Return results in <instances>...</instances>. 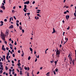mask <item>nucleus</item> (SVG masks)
Segmentation results:
<instances>
[{
	"label": "nucleus",
	"mask_w": 76,
	"mask_h": 76,
	"mask_svg": "<svg viewBox=\"0 0 76 76\" xmlns=\"http://www.w3.org/2000/svg\"><path fill=\"white\" fill-rule=\"evenodd\" d=\"M23 55H24V53L23 52V54H22V55H21V56L22 57L23 56Z\"/></svg>",
	"instance_id": "obj_35"
},
{
	"label": "nucleus",
	"mask_w": 76,
	"mask_h": 76,
	"mask_svg": "<svg viewBox=\"0 0 76 76\" xmlns=\"http://www.w3.org/2000/svg\"><path fill=\"white\" fill-rule=\"evenodd\" d=\"M75 59L76 60V50H75Z\"/></svg>",
	"instance_id": "obj_31"
},
{
	"label": "nucleus",
	"mask_w": 76,
	"mask_h": 76,
	"mask_svg": "<svg viewBox=\"0 0 76 76\" xmlns=\"http://www.w3.org/2000/svg\"><path fill=\"white\" fill-rule=\"evenodd\" d=\"M65 40H66L67 41V40H68V39L67 38H66V37H65Z\"/></svg>",
	"instance_id": "obj_24"
},
{
	"label": "nucleus",
	"mask_w": 76,
	"mask_h": 76,
	"mask_svg": "<svg viewBox=\"0 0 76 76\" xmlns=\"http://www.w3.org/2000/svg\"><path fill=\"white\" fill-rule=\"evenodd\" d=\"M30 50L31 51V52H32V51H33L32 48H30Z\"/></svg>",
	"instance_id": "obj_14"
},
{
	"label": "nucleus",
	"mask_w": 76,
	"mask_h": 76,
	"mask_svg": "<svg viewBox=\"0 0 76 76\" xmlns=\"http://www.w3.org/2000/svg\"><path fill=\"white\" fill-rule=\"evenodd\" d=\"M30 59H31V57L30 56H29L28 58V60H30Z\"/></svg>",
	"instance_id": "obj_21"
},
{
	"label": "nucleus",
	"mask_w": 76,
	"mask_h": 76,
	"mask_svg": "<svg viewBox=\"0 0 76 76\" xmlns=\"http://www.w3.org/2000/svg\"><path fill=\"white\" fill-rule=\"evenodd\" d=\"M11 20H12V17H11L10 18V21H11Z\"/></svg>",
	"instance_id": "obj_29"
},
{
	"label": "nucleus",
	"mask_w": 76,
	"mask_h": 76,
	"mask_svg": "<svg viewBox=\"0 0 76 76\" xmlns=\"http://www.w3.org/2000/svg\"><path fill=\"white\" fill-rule=\"evenodd\" d=\"M38 19H39V17H37V20H38Z\"/></svg>",
	"instance_id": "obj_60"
},
{
	"label": "nucleus",
	"mask_w": 76,
	"mask_h": 76,
	"mask_svg": "<svg viewBox=\"0 0 76 76\" xmlns=\"http://www.w3.org/2000/svg\"><path fill=\"white\" fill-rule=\"evenodd\" d=\"M57 61H55V65H56L57 64Z\"/></svg>",
	"instance_id": "obj_34"
},
{
	"label": "nucleus",
	"mask_w": 76,
	"mask_h": 76,
	"mask_svg": "<svg viewBox=\"0 0 76 76\" xmlns=\"http://www.w3.org/2000/svg\"><path fill=\"white\" fill-rule=\"evenodd\" d=\"M12 13H14V12H15V10H12Z\"/></svg>",
	"instance_id": "obj_54"
},
{
	"label": "nucleus",
	"mask_w": 76,
	"mask_h": 76,
	"mask_svg": "<svg viewBox=\"0 0 76 76\" xmlns=\"http://www.w3.org/2000/svg\"><path fill=\"white\" fill-rule=\"evenodd\" d=\"M5 69H6V70H8V68H7V66H5Z\"/></svg>",
	"instance_id": "obj_16"
},
{
	"label": "nucleus",
	"mask_w": 76,
	"mask_h": 76,
	"mask_svg": "<svg viewBox=\"0 0 76 76\" xmlns=\"http://www.w3.org/2000/svg\"><path fill=\"white\" fill-rule=\"evenodd\" d=\"M3 73V71L2 70H1L0 71V73L1 74Z\"/></svg>",
	"instance_id": "obj_22"
},
{
	"label": "nucleus",
	"mask_w": 76,
	"mask_h": 76,
	"mask_svg": "<svg viewBox=\"0 0 76 76\" xmlns=\"http://www.w3.org/2000/svg\"><path fill=\"white\" fill-rule=\"evenodd\" d=\"M3 57L4 58V61H5V56L4 55L3 56Z\"/></svg>",
	"instance_id": "obj_11"
},
{
	"label": "nucleus",
	"mask_w": 76,
	"mask_h": 76,
	"mask_svg": "<svg viewBox=\"0 0 76 76\" xmlns=\"http://www.w3.org/2000/svg\"><path fill=\"white\" fill-rule=\"evenodd\" d=\"M66 60V57H64V62H65V61Z\"/></svg>",
	"instance_id": "obj_58"
},
{
	"label": "nucleus",
	"mask_w": 76,
	"mask_h": 76,
	"mask_svg": "<svg viewBox=\"0 0 76 76\" xmlns=\"http://www.w3.org/2000/svg\"><path fill=\"white\" fill-rule=\"evenodd\" d=\"M27 15H30V13L29 12L27 13Z\"/></svg>",
	"instance_id": "obj_50"
},
{
	"label": "nucleus",
	"mask_w": 76,
	"mask_h": 76,
	"mask_svg": "<svg viewBox=\"0 0 76 76\" xmlns=\"http://www.w3.org/2000/svg\"><path fill=\"white\" fill-rule=\"evenodd\" d=\"M4 45H2V50H3V51H6V48H4Z\"/></svg>",
	"instance_id": "obj_3"
},
{
	"label": "nucleus",
	"mask_w": 76,
	"mask_h": 76,
	"mask_svg": "<svg viewBox=\"0 0 76 76\" xmlns=\"http://www.w3.org/2000/svg\"><path fill=\"white\" fill-rule=\"evenodd\" d=\"M24 69H25V70H27V69H28V68H27V67H25L24 68Z\"/></svg>",
	"instance_id": "obj_51"
},
{
	"label": "nucleus",
	"mask_w": 76,
	"mask_h": 76,
	"mask_svg": "<svg viewBox=\"0 0 76 76\" xmlns=\"http://www.w3.org/2000/svg\"><path fill=\"white\" fill-rule=\"evenodd\" d=\"M35 1H33V2L32 4H35Z\"/></svg>",
	"instance_id": "obj_53"
},
{
	"label": "nucleus",
	"mask_w": 76,
	"mask_h": 76,
	"mask_svg": "<svg viewBox=\"0 0 76 76\" xmlns=\"http://www.w3.org/2000/svg\"><path fill=\"white\" fill-rule=\"evenodd\" d=\"M1 36L2 37V38H5L4 37V34H1Z\"/></svg>",
	"instance_id": "obj_9"
},
{
	"label": "nucleus",
	"mask_w": 76,
	"mask_h": 76,
	"mask_svg": "<svg viewBox=\"0 0 76 76\" xmlns=\"http://www.w3.org/2000/svg\"><path fill=\"white\" fill-rule=\"evenodd\" d=\"M14 45H17V43H16V42L15 41V43H14Z\"/></svg>",
	"instance_id": "obj_40"
},
{
	"label": "nucleus",
	"mask_w": 76,
	"mask_h": 76,
	"mask_svg": "<svg viewBox=\"0 0 76 76\" xmlns=\"http://www.w3.org/2000/svg\"><path fill=\"white\" fill-rule=\"evenodd\" d=\"M7 56H9V52H8L7 53Z\"/></svg>",
	"instance_id": "obj_44"
},
{
	"label": "nucleus",
	"mask_w": 76,
	"mask_h": 76,
	"mask_svg": "<svg viewBox=\"0 0 76 76\" xmlns=\"http://www.w3.org/2000/svg\"><path fill=\"white\" fill-rule=\"evenodd\" d=\"M7 20L6 19H5L4 20V21L5 22H7Z\"/></svg>",
	"instance_id": "obj_36"
},
{
	"label": "nucleus",
	"mask_w": 76,
	"mask_h": 76,
	"mask_svg": "<svg viewBox=\"0 0 76 76\" xmlns=\"http://www.w3.org/2000/svg\"><path fill=\"white\" fill-rule=\"evenodd\" d=\"M12 56H13V57H15V54H12Z\"/></svg>",
	"instance_id": "obj_28"
},
{
	"label": "nucleus",
	"mask_w": 76,
	"mask_h": 76,
	"mask_svg": "<svg viewBox=\"0 0 76 76\" xmlns=\"http://www.w3.org/2000/svg\"><path fill=\"white\" fill-rule=\"evenodd\" d=\"M3 25V24H1L0 25V26H1Z\"/></svg>",
	"instance_id": "obj_45"
},
{
	"label": "nucleus",
	"mask_w": 76,
	"mask_h": 76,
	"mask_svg": "<svg viewBox=\"0 0 76 76\" xmlns=\"http://www.w3.org/2000/svg\"><path fill=\"white\" fill-rule=\"evenodd\" d=\"M13 18L14 19H15V20H16V18L15 17V16H13Z\"/></svg>",
	"instance_id": "obj_20"
},
{
	"label": "nucleus",
	"mask_w": 76,
	"mask_h": 76,
	"mask_svg": "<svg viewBox=\"0 0 76 76\" xmlns=\"http://www.w3.org/2000/svg\"><path fill=\"white\" fill-rule=\"evenodd\" d=\"M69 58V60L70 61H71V60L72 61V57H71V56H70V58Z\"/></svg>",
	"instance_id": "obj_18"
},
{
	"label": "nucleus",
	"mask_w": 76,
	"mask_h": 76,
	"mask_svg": "<svg viewBox=\"0 0 76 76\" xmlns=\"http://www.w3.org/2000/svg\"><path fill=\"white\" fill-rule=\"evenodd\" d=\"M27 76H29V72H27Z\"/></svg>",
	"instance_id": "obj_27"
},
{
	"label": "nucleus",
	"mask_w": 76,
	"mask_h": 76,
	"mask_svg": "<svg viewBox=\"0 0 76 76\" xmlns=\"http://www.w3.org/2000/svg\"><path fill=\"white\" fill-rule=\"evenodd\" d=\"M22 33H24V32H25V31H24V30L23 29L22 30Z\"/></svg>",
	"instance_id": "obj_37"
},
{
	"label": "nucleus",
	"mask_w": 76,
	"mask_h": 76,
	"mask_svg": "<svg viewBox=\"0 0 76 76\" xmlns=\"http://www.w3.org/2000/svg\"><path fill=\"white\" fill-rule=\"evenodd\" d=\"M4 42L5 44H7V41H5Z\"/></svg>",
	"instance_id": "obj_39"
},
{
	"label": "nucleus",
	"mask_w": 76,
	"mask_h": 76,
	"mask_svg": "<svg viewBox=\"0 0 76 76\" xmlns=\"http://www.w3.org/2000/svg\"><path fill=\"white\" fill-rule=\"evenodd\" d=\"M3 2L4 4H6V1L5 0H4Z\"/></svg>",
	"instance_id": "obj_30"
},
{
	"label": "nucleus",
	"mask_w": 76,
	"mask_h": 76,
	"mask_svg": "<svg viewBox=\"0 0 76 76\" xmlns=\"http://www.w3.org/2000/svg\"><path fill=\"white\" fill-rule=\"evenodd\" d=\"M53 73L54 75H56V72H55V71H53Z\"/></svg>",
	"instance_id": "obj_41"
},
{
	"label": "nucleus",
	"mask_w": 76,
	"mask_h": 76,
	"mask_svg": "<svg viewBox=\"0 0 76 76\" xmlns=\"http://www.w3.org/2000/svg\"><path fill=\"white\" fill-rule=\"evenodd\" d=\"M9 31V30H8V29H7V30H6V33H5V34H7V36L9 35V32H8Z\"/></svg>",
	"instance_id": "obj_2"
},
{
	"label": "nucleus",
	"mask_w": 76,
	"mask_h": 76,
	"mask_svg": "<svg viewBox=\"0 0 76 76\" xmlns=\"http://www.w3.org/2000/svg\"><path fill=\"white\" fill-rule=\"evenodd\" d=\"M12 63H14V61L13 60L12 61Z\"/></svg>",
	"instance_id": "obj_63"
},
{
	"label": "nucleus",
	"mask_w": 76,
	"mask_h": 76,
	"mask_svg": "<svg viewBox=\"0 0 76 76\" xmlns=\"http://www.w3.org/2000/svg\"><path fill=\"white\" fill-rule=\"evenodd\" d=\"M1 59L2 60V61H3V58H2V57L1 58Z\"/></svg>",
	"instance_id": "obj_52"
},
{
	"label": "nucleus",
	"mask_w": 76,
	"mask_h": 76,
	"mask_svg": "<svg viewBox=\"0 0 76 76\" xmlns=\"http://www.w3.org/2000/svg\"><path fill=\"white\" fill-rule=\"evenodd\" d=\"M68 57H69V58H70V54H69V55Z\"/></svg>",
	"instance_id": "obj_49"
},
{
	"label": "nucleus",
	"mask_w": 76,
	"mask_h": 76,
	"mask_svg": "<svg viewBox=\"0 0 76 76\" xmlns=\"http://www.w3.org/2000/svg\"><path fill=\"white\" fill-rule=\"evenodd\" d=\"M19 28L20 30H22V27L21 26H19Z\"/></svg>",
	"instance_id": "obj_13"
},
{
	"label": "nucleus",
	"mask_w": 76,
	"mask_h": 76,
	"mask_svg": "<svg viewBox=\"0 0 76 76\" xmlns=\"http://www.w3.org/2000/svg\"><path fill=\"white\" fill-rule=\"evenodd\" d=\"M37 61V58H36V59L35 60V62H36Z\"/></svg>",
	"instance_id": "obj_48"
},
{
	"label": "nucleus",
	"mask_w": 76,
	"mask_h": 76,
	"mask_svg": "<svg viewBox=\"0 0 76 76\" xmlns=\"http://www.w3.org/2000/svg\"><path fill=\"white\" fill-rule=\"evenodd\" d=\"M6 49L7 50H9V48L8 47L6 48Z\"/></svg>",
	"instance_id": "obj_55"
},
{
	"label": "nucleus",
	"mask_w": 76,
	"mask_h": 76,
	"mask_svg": "<svg viewBox=\"0 0 76 76\" xmlns=\"http://www.w3.org/2000/svg\"><path fill=\"white\" fill-rule=\"evenodd\" d=\"M17 23H19V20H17L16 21Z\"/></svg>",
	"instance_id": "obj_43"
},
{
	"label": "nucleus",
	"mask_w": 76,
	"mask_h": 76,
	"mask_svg": "<svg viewBox=\"0 0 76 76\" xmlns=\"http://www.w3.org/2000/svg\"><path fill=\"white\" fill-rule=\"evenodd\" d=\"M39 71L37 72V75H38V74H39Z\"/></svg>",
	"instance_id": "obj_61"
},
{
	"label": "nucleus",
	"mask_w": 76,
	"mask_h": 76,
	"mask_svg": "<svg viewBox=\"0 0 76 76\" xmlns=\"http://www.w3.org/2000/svg\"><path fill=\"white\" fill-rule=\"evenodd\" d=\"M24 9H26V7H27V6H26V5H24Z\"/></svg>",
	"instance_id": "obj_8"
},
{
	"label": "nucleus",
	"mask_w": 76,
	"mask_h": 76,
	"mask_svg": "<svg viewBox=\"0 0 76 76\" xmlns=\"http://www.w3.org/2000/svg\"><path fill=\"white\" fill-rule=\"evenodd\" d=\"M12 75H14L15 74V72L14 71L12 73Z\"/></svg>",
	"instance_id": "obj_57"
},
{
	"label": "nucleus",
	"mask_w": 76,
	"mask_h": 76,
	"mask_svg": "<svg viewBox=\"0 0 76 76\" xmlns=\"http://www.w3.org/2000/svg\"><path fill=\"white\" fill-rule=\"evenodd\" d=\"M9 71L10 72H12V69H9Z\"/></svg>",
	"instance_id": "obj_62"
},
{
	"label": "nucleus",
	"mask_w": 76,
	"mask_h": 76,
	"mask_svg": "<svg viewBox=\"0 0 76 76\" xmlns=\"http://www.w3.org/2000/svg\"><path fill=\"white\" fill-rule=\"evenodd\" d=\"M0 12L1 13H3V11L2 10H0Z\"/></svg>",
	"instance_id": "obj_38"
},
{
	"label": "nucleus",
	"mask_w": 76,
	"mask_h": 76,
	"mask_svg": "<svg viewBox=\"0 0 76 76\" xmlns=\"http://www.w3.org/2000/svg\"><path fill=\"white\" fill-rule=\"evenodd\" d=\"M57 48V51L56 52V57H60V50H58V48Z\"/></svg>",
	"instance_id": "obj_1"
},
{
	"label": "nucleus",
	"mask_w": 76,
	"mask_h": 76,
	"mask_svg": "<svg viewBox=\"0 0 76 76\" xmlns=\"http://www.w3.org/2000/svg\"><path fill=\"white\" fill-rule=\"evenodd\" d=\"M23 10L25 12H26V10H25V9H23Z\"/></svg>",
	"instance_id": "obj_26"
},
{
	"label": "nucleus",
	"mask_w": 76,
	"mask_h": 76,
	"mask_svg": "<svg viewBox=\"0 0 76 76\" xmlns=\"http://www.w3.org/2000/svg\"><path fill=\"white\" fill-rule=\"evenodd\" d=\"M74 15L75 16H76V13H74Z\"/></svg>",
	"instance_id": "obj_42"
},
{
	"label": "nucleus",
	"mask_w": 76,
	"mask_h": 76,
	"mask_svg": "<svg viewBox=\"0 0 76 76\" xmlns=\"http://www.w3.org/2000/svg\"><path fill=\"white\" fill-rule=\"evenodd\" d=\"M69 18H70V16L69 15H67L66 16V18L67 20H68L69 19Z\"/></svg>",
	"instance_id": "obj_4"
},
{
	"label": "nucleus",
	"mask_w": 76,
	"mask_h": 76,
	"mask_svg": "<svg viewBox=\"0 0 76 76\" xmlns=\"http://www.w3.org/2000/svg\"><path fill=\"white\" fill-rule=\"evenodd\" d=\"M69 28H70V27L69 26L68 28H67V30H69Z\"/></svg>",
	"instance_id": "obj_56"
},
{
	"label": "nucleus",
	"mask_w": 76,
	"mask_h": 76,
	"mask_svg": "<svg viewBox=\"0 0 76 76\" xmlns=\"http://www.w3.org/2000/svg\"><path fill=\"white\" fill-rule=\"evenodd\" d=\"M54 62V60H53L52 61H50V63H53Z\"/></svg>",
	"instance_id": "obj_23"
},
{
	"label": "nucleus",
	"mask_w": 76,
	"mask_h": 76,
	"mask_svg": "<svg viewBox=\"0 0 76 76\" xmlns=\"http://www.w3.org/2000/svg\"><path fill=\"white\" fill-rule=\"evenodd\" d=\"M0 22H1V23L2 24H3V23H4L3 22V21H1Z\"/></svg>",
	"instance_id": "obj_33"
},
{
	"label": "nucleus",
	"mask_w": 76,
	"mask_h": 76,
	"mask_svg": "<svg viewBox=\"0 0 76 76\" xmlns=\"http://www.w3.org/2000/svg\"><path fill=\"white\" fill-rule=\"evenodd\" d=\"M18 66H20V63H19L18 64Z\"/></svg>",
	"instance_id": "obj_25"
},
{
	"label": "nucleus",
	"mask_w": 76,
	"mask_h": 76,
	"mask_svg": "<svg viewBox=\"0 0 76 76\" xmlns=\"http://www.w3.org/2000/svg\"><path fill=\"white\" fill-rule=\"evenodd\" d=\"M2 39L3 40V41H5L6 40L5 39V37L4 38H2Z\"/></svg>",
	"instance_id": "obj_19"
},
{
	"label": "nucleus",
	"mask_w": 76,
	"mask_h": 76,
	"mask_svg": "<svg viewBox=\"0 0 76 76\" xmlns=\"http://www.w3.org/2000/svg\"><path fill=\"white\" fill-rule=\"evenodd\" d=\"M16 24H17V26H19V23H17Z\"/></svg>",
	"instance_id": "obj_59"
},
{
	"label": "nucleus",
	"mask_w": 76,
	"mask_h": 76,
	"mask_svg": "<svg viewBox=\"0 0 76 76\" xmlns=\"http://www.w3.org/2000/svg\"><path fill=\"white\" fill-rule=\"evenodd\" d=\"M37 15L38 16H39V17H41V15H39V14H37Z\"/></svg>",
	"instance_id": "obj_46"
},
{
	"label": "nucleus",
	"mask_w": 76,
	"mask_h": 76,
	"mask_svg": "<svg viewBox=\"0 0 76 76\" xmlns=\"http://www.w3.org/2000/svg\"><path fill=\"white\" fill-rule=\"evenodd\" d=\"M55 71L57 72H58V69H55Z\"/></svg>",
	"instance_id": "obj_32"
},
{
	"label": "nucleus",
	"mask_w": 76,
	"mask_h": 76,
	"mask_svg": "<svg viewBox=\"0 0 76 76\" xmlns=\"http://www.w3.org/2000/svg\"><path fill=\"white\" fill-rule=\"evenodd\" d=\"M53 32H52V34H54V33H55L56 32V30H55V29H54V28H53Z\"/></svg>",
	"instance_id": "obj_6"
},
{
	"label": "nucleus",
	"mask_w": 76,
	"mask_h": 76,
	"mask_svg": "<svg viewBox=\"0 0 76 76\" xmlns=\"http://www.w3.org/2000/svg\"><path fill=\"white\" fill-rule=\"evenodd\" d=\"M6 58L7 60H8L9 59V56H7L6 57Z\"/></svg>",
	"instance_id": "obj_15"
},
{
	"label": "nucleus",
	"mask_w": 76,
	"mask_h": 76,
	"mask_svg": "<svg viewBox=\"0 0 76 76\" xmlns=\"http://www.w3.org/2000/svg\"><path fill=\"white\" fill-rule=\"evenodd\" d=\"M18 53H20V51L18 50Z\"/></svg>",
	"instance_id": "obj_47"
},
{
	"label": "nucleus",
	"mask_w": 76,
	"mask_h": 76,
	"mask_svg": "<svg viewBox=\"0 0 76 76\" xmlns=\"http://www.w3.org/2000/svg\"><path fill=\"white\" fill-rule=\"evenodd\" d=\"M26 4H29V1H26Z\"/></svg>",
	"instance_id": "obj_10"
},
{
	"label": "nucleus",
	"mask_w": 76,
	"mask_h": 76,
	"mask_svg": "<svg viewBox=\"0 0 76 76\" xmlns=\"http://www.w3.org/2000/svg\"><path fill=\"white\" fill-rule=\"evenodd\" d=\"M64 14H66L67 13V12H65L64 13Z\"/></svg>",
	"instance_id": "obj_64"
},
{
	"label": "nucleus",
	"mask_w": 76,
	"mask_h": 76,
	"mask_svg": "<svg viewBox=\"0 0 76 76\" xmlns=\"http://www.w3.org/2000/svg\"><path fill=\"white\" fill-rule=\"evenodd\" d=\"M1 9H4H4H5V7H4V5H2L1 6Z\"/></svg>",
	"instance_id": "obj_5"
},
{
	"label": "nucleus",
	"mask_w": 76,
	"mask_h": 76,
	"mask_svg": "<svg viewBox=\"0 0 76 76\" xmlns=\"http://www.w3.org/2000/svg\"><path fill=\"white\" fill-rule=\"evenodd\" d=\"M19 69H20V71L22 70V67H21V66L20 67V66H19Z\"/></svg>",
	"instance_id": "obj_17"
},
{
	"label": "nucleus",
	"mask_w": 76,
	"mask_h": 76,
	"mask_svg": "<svg viewBox=\"0 0 76 76\" xmlns=\"http://www.w3.org/2000/svg\"><path fill=\"white\" fill-rule=\"evenodd\" d=\"M49 73H50V72H48L46 74V75H47V76H49Z\"/></svg>",
	"instance_id": "obj_12"
},
{
	"label": "nucleus",
	"mask_w": 76,
	"mask_h": 76,
	"mask_svg": "<svg viewBox=\"0 0 76 76\" xmlns=\"http://www.w3.org/2000/svg\"><path fill=\"white\" fill-rule=\"evenodd\" d=\"M13 28V25H11L9 27L10 29H12Z\"/></svg>",
	"instance_id": "obj_7"
}]
</instances>
